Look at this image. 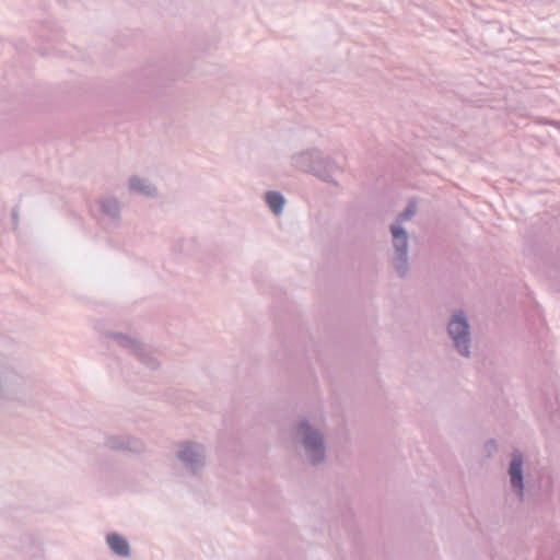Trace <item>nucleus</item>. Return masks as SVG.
Here are the masks:
<instances>
[{
	"label": "nucleus",
	"instance_id": "nucleus-7",
	"mask_svg": "<svg viewBox=\"0 0 560 560\" xmlns=\"http://www.w3.org/2000/svg\"><path fill=\"white\" fill-rule=\"evenodd\" d=\"M104 444L113 451H122L133 454H140L144 451V444L141 440L126 434L107 436Z\"/></svg>",
	"mask_w": 560,
	"mask_h": 560
},
{
	"label": "nucleus",
	"instance_id": "nucleus-9",
	"mask_svg": "<svg viewBox=\"0 0 560 560\" xmlns=\"http://www.w3.org/2000/svg\"><path fill=\"white\" fill-rule=\"evenodd\" d=\"M106 542L109 549L117 556L122 558L130 557V545L128 540L118 533H109L106 535Z\"/></svg>",
	"mask_w": 560,
	"mask_h": 560
},
{
	"label": "nucleus",
	"instance_id": "nucleus-10",
	"mask_svg": "<svg viewBox=\"0 0 560 560\" xmlns=\"http://www.w3.org/2000/svg\"><path fill=\"white\" fill-rule=\"evenodd\" d=\"M129 188L131 191L137 192L144 197H156L158 189L151 184L149 179L141 178L138 176H131L129 178Z\"/></svg>",
	"mask_w": 560,
	"mask_h": 560
},
{
	"label": "nucleus",
	"instance_id": "nucleus-2",
	"mask_svg": "<svg viewBox=\"0 0 560 560\" xmlns=\"http://www.w3.org/2000/svg\"><path fill=\"white\" fill-rule=\"evenodd\" d=\"M292 165L305 173H310L325 183L337 185L334 174L341 171L335 160L325 155L317 149L300 152L292 156Z\"/></svg>",
	"mask_w": 560,
	"mask_h": 560
},
{
	"label": "nucleus",
	"instance_id": "nucleus-16",
	"mask_svg": "<svg viewBox=\"0 0 560 560\" xmlns=\"http://www.w3.org/2000/svg\"><path fill=\"white\" fill-rule=\"evenodd\" d=\"M12 217H13V220H16L18 215H16L15 211H13Z\"/></svg>",
	"mask_w": 560,
	"mask_h": 560
},
{
	"label": "nucleus",
	"instance_id": "nucleus-15",
	"mask_svg": "<svg viewBox=\"0 0 560 560\" xmlns=\"http://www.w3.org/2000/svg\"><path fill=\"white\" fill-rule=\"evenodd\" d=\"M195 244L194 238H186L180 242V247L184 248L185 246H192Z\"/></svg>",
	"mask_w": 560,
	"mask_h": 560
},
{
	"label": "nucleus",
	"instance_id": "nucleus-3",
	"mask_svg": "<svg viewBox=\"0 0 560 560\" xmlns=\"http://www.w3.org/2000/svg\"><path fill=\"white\" fill-rule=\"evenodd\" d=\"M415 214L412 206H408L402 212L398 214L396 220L390 224L393 256L392 265L400 278H405L409 271V257H408V233L401 225V222L409 220Z\"/></svg>",
	"mask_w": 560,
	"mask_h": 560
},
{
	"label": "nucleus",
	"instance_id": "nucleus-1",
	"mask_svg": "<svg viewBox=\"0 0 560 560\" xmlns=\"http://www.w3.org/2000/svg\"><path fill=\"white\" fill-rule=\"evenodd\" d=\"M293 431L305 462L313 467L323 465L327 457L323 432L315 428L306 417L296 421Z\"/></svg>",
	"mask_w": 560,
	"mask_h": 560
},
{
	"label": "nucleus",
	"instance_id": "nucleus-12",
	"mask_svg": "<svg viewBox=\"0 0 560 560\" xmlns=\"http://www.w3.org/2000/svg\"><path fill=\"white\" fill-rule=\"evenodd\" d=\"M265 201L276 215L282 213L285 205V198L281 192L275 190L267 191L265 194Z\"/></svg>",
	"mask_w": 560,
	"mask_h": 560
},
{
	"label": "nucleus",
	"instance_id": "nucleus-5",
	"mask_svg": "<svg viewBox=\"0 0 560 560\" xmlns=\"http://www.w3.org/2000/svg\"><path fill=\"white\" fill-rule=\"evenodd\" d=\"M176 458L189 475L198 476L206 467L207 450L198 442L183 441L178 445Z\"/></svg>",
	"mask_w": 560,
	"mask_h": 560
},
{
	"label": "nucleus",
	"instance_id": "nucleus-11",
	"mask_svg": "<svg viewBox=\"0 0 560 560\" xmlns=\"http://www.w3.org/2000/svg\"><path fill=\"white\" fill-rule=\"evenodd\" d=\"M106 336L115 340L118 346L128 350L133 355L142 345L137 339L121 332H108Z\"/></svg>",
	"mask_w": 560,
	"mask_h": 560
},
{
	"label": "nucleus",
	"instance_id": "nucleus-13",
	"mask_svg": "<svg viewBox=\"0 0 560 560\" xmlns=\"http://www.w3.org/2000/svg\"><path fill=\"white\" fill-rule=\"evenodd\" d=\"M135 357L150 370H156L160 366V362L153 355L151 349L144 345L140 346V348L135 353Z\"/></svg>",
	"mask_w": 560,
	"mask_h": 560
},
{
	"label": "nucleus",
	"instance_id": "nucleus-4",
	"mask_svg": "<svg viewBox=\"0 0 560 560\" xmlns=\"http://www.w3.org/2000/svg\"><path fill=\"white\" fill-rule=\"evenodd\" d=\"M447 334L455 351L464 358L470 357L471 334L470 325L463 310H456L448 323Z\"/></svg>",
	"mask_w": 560,
	"mask_h": 560
},
{
	"label": "nucleus",
	"instance_id": "nucleus-14",
	"mask_svg": "<svg viewBox=\"0 0 560 560\" xmlns=\"http://www.w3.org/2000/svg\"><path fill=\"white\" fill-rule=\"evenodd\" d=\"M485 452L487 454V457H491L498 450V445H497V442L495 440L493 439H490L488 440L486 443H485Z\"/></svg>",
	"mask_w": 560,
	"mask_h": 560
},
{
	"label": "nucleus",
	"instance_id": "nucleus-8",
	"mask_svg": "<svg viewBox=\"0 0 560 560\" xmlns=\"http://www.w3.org/2000/svg\"><path fill=\"white\" fill-rule=\"evenodd\" d=\"M101 213L105 217L106 222L113 228L120 225V203L112 196H104L97 200Z\"/></svg>",
	"mask_w": 560,
	"mask_h": 560
},
{
	"label": "nucleus",
	"instance_id": "nucleus-6",
	"mask_svg": "<svg viewBox=\"0 0 560 560\" xmlns=\"http://www.w3.org/2000/svg\"><path fill=\"white\" fill-rule=\"evenodd\" d=\"M524 457L520 450H513L511 453V459L509 463L508 475L510 478V485L514 493L522 501L524 498Z\"/></svg>",
	"mask_w": 560,
	"mask_h": 560
}]
</instances>
